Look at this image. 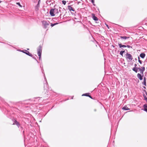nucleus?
Returning a JSON list of instances; mask_svg holds the SVG:
<instances>
[{
  "label": "nucleus",
  "instance_id": "nucleus-25",
  "mask_svg": "<svg viewBox=\"0 0 147 147\" xmlns=\"http://www.w3.org/2000/svg\"><path fill=\"white\" fill-rule=\"evenodd\" d=\"M91 2L93 4L94 3V0H91Z\"/></svg>",
  "mask_w": 147,
  "mask_h": 147
},
{
  "label": "nucleus",
  "instance_id": "nucleus-5",
  "mask_svg": "<svg viewBox=\"0 0 147 147\" xmlns=\"http://www.w3.org/2000/svg\"><path fill=\"white\" fill-rule=\"evenodd\" d=\"M138 69H139L140 72L141 74H143L144 71L145 70V68L144 67H141V68H138Z\"/></svg>",
  "mask_w": 147,
  "mask_h": 147
},
{
  "label": "nucleus",
  "instance_id": "nucleus-13",
  "mask_svg": "<svg viewBox=\"0 0 147 147\" xmlns=\"http://www.w3.org/2000/svg\"><path fill=\"white\" fill-rule=\"evenodd\" d=\"M144 110L147 112V105L145 104L144 105Z\"/></svg>",
  "mask_w": 147,
  "mask_h": 147
},
{
  "label": "nucleus",
  "instance_id": "nucleus-21",
  "mask_svg": "<svg viewBox=\"0 0 147 147\" xmlns=\"http://www.w3.org/2000/svg\"><path fill=\"white\" fill-rule=\"evenodd\" d=\"M16 4H17V5H19L20 7H22V6L20 5V3H18H18H16Z\"/></svg>",
  "mask_w": 147,
  "mask_h": 147
},
{
  "label": "nucleus",
  "instance_id": "nucleus-4",
  "mask_svg": "<svg viewBox=\"0 0 147 147\" xmlns=\"http://www.w3.org/2000/svg\"><path fill=\"white\" fill-rule=\"evenodd\" d=\"M43 25L44 26L45 28H47L48 26L49 25V24L46 21H43L42 22Z\"/></svg>",
  "mask_w": 147,
  "mask_h": 147
},
{
  "label": "nucleus",
  "instance_id": "nucleus-12",
  "mask_svg": "<svg viewBox=\"0 0 147 147\" xmlns=\"http://www.w3.org/2000/svg\"><path fill=\"white\" fill-rule=\"evenodd\" d=\"M120 37L122 39H127L129 38V37H127L126 36H121Z\"/></svg>",
  "mask_w": 147,
  "mask_h": 147
},
{
  "label": "nucleus",
  "instance_id": "nucleus-24",
  "mask_svg": "<svg viewBox=\"0 0 147 147\" xmlns=\"http://www.w3.org/2000/svg\"><path fill=\"white\" fill-rule=\"evenodd\" d=\"M138 61L140 63V64H142V61L141 60H140L139 59L138 60Z\"/></svg>",
  "mask_w": 147,
  "mask_h": 147
},
{
  "label": "nucleus",
  "instance_id": "nucleus-30",
  "mask_svg": "<svg viewBox=\"0 0 147 147\" xmlns=\"http://www.w3.org/2000/svg\"><path fill=\"white\" fill-rule=\"evenodd\" d=\"M107 27H108V28H109V27H108V25H107Z\"/></svg>",
  "mask_w": 147,
  "mask_h": 147
},
{
  "label": "nucleus",
  "instance_id": "nucleus-11",
  "mask_svg": "<svg viewBox=\"0 0 147 147\" xmlns=\"http://www.w3.org/2000/svg\"><path fill=\"white\" fill-rule=\"evenodd\" d=\"M68 9L70 11H74V9L72 7H71V6H68Z\"/></svg>",
  "mask_w": 147,
  "mask_h": 147
},
{
  "label": "nucleus",
  "instance_id": "nucleus-15",
  "mask_svg": "<svg viewBox=\"0 0 147 147\" xmlns=\"http://www.w3.org/2000/svg\"><path fill=\"white\" fill-rule=\"evenodd\" d=\"M39 7V3H38V4L37 5L36 7H35V10L36 11H38V10Z\"/></svg>",
  "mask_w": 147,
  "mask_h": 147
},
{
  "label": "nucleus",
  "instance_id": "nucleus-23",
  "mask_svg": "<svg viewBox=\"0 0 147 147\" xmlns=\"http://www.w3.org/2000/svg\"><path fill=\"white\" fill-rule=\"evenodd\" d=\"M56 25V24H51V26L52 27H53V26H55V25Z\"/></svg>",
  "mask_w": 147,
  "mask_h": 147
},
{
  "label": "nucleus",
  "instance_id": "nucleus-14",
  "mask_svg": "<svg viewBox=\"0 0 147 147\" xmlns=\"http://www.w3.org/2000/svg\"><path fill=\"white\" fill-rule=\"evenodd\" d=\"M118 45L120 48L126 47V45H122L121 44L119 43Z\"/></svg>",
  "mask_w": 147,
  "mask_h": 147
},
{
  "label": "nucleus",
  "instance_id": "nucleus-19",
  "mask_svg": "<svg viewBox=\"0 0 147 147\" xmlns=\"http://www.w3.org/2000/svg\"><path fill=\"white\" fill-rule=\"evenodd\" d=\"M125 51H121L120 52V54L123 56V53H124Z\"/></svg>",
  "mask_w": 147,
  "mask_h": 147
},
{
  "label": "nucleus",
  "instance_id": "nucleus-8",
  "mask_svg": "<svg viewBox=\"0 0 147 147\" xmlns=\"http://www.w3.org/2000/svg\"><path fill=\"white\" fill-rule=\"evenodd\" d=\"M89 93H86L83 94L82 96H87L89 97L91 99H92V97H91V96L89 95Z\"/></svg>",
  "mask_w": 147,
  "mask_h": 147
},
{
  "label": "nucleus",
  "instance_id": "nucleus-7",
  "mask_svg": "<svg viewBox=\"0 0 147 147\" xmlns=\"http://www.w3.org/2000/svg\"><path fill=\"white\" fill-rule=\"evenodd\" d=\"M24 51H25L23 52L24 53H25L26 54L30 56H32V55L30 54L28 51H27L26 50H25Z\"/></svg>",
  "mask_w": 147,
  "mask_h": 147
},
{
  "label": "nucleus",
  "instance_id": "nucleus-10",
  "mask_svg": "<svg viewBox=\"0 0 147 147\" xmlns=\"http://www.w3.org/2000/svg\"><path fill=\"white\" fill-rule=\"evenodd\" d=\"M122 109L124 110H130V109L128 108L127 106H125L123 107Z\"/></svg>",
  "mask_w": 147,
  "mask_h": 147
},
{
  "label": "nucleus",
  "instance_id": "nucleus-17",
  "mask_svg": "<svg viewBox=\"0 0 147 147\" xmlns=\"http://www.w3.org/2000/svg\"><path fill=\"white\" fill-rule=\"evenodd\" d=\"M138 68L137 67H134L132 69V70L133 71H134L136 73L137 72V70L138 69Z\"/></svg>",
  "mask_w": 147,
  "mask_h": 147
},
{
  "label": "nucleus",
  "instance_id": "nucleus-20",
  "mask_svg": "<svg viewBox=\"0 0 147 147\" xmlns=\"http://www.w3.org/2000/svg\"><path fill=\"white\" fill-rule=\"evenodd\" d=\"M62 3L64 5H65L66 3V1H62Z\"/></svg>",
  "mask_w": 147,
  "mask_h": 147
},
{
  "label": "nucleus",
  "instance_id": "nucleus-31",
  "mask_svg": "<svg viewBox=\"0 0 147 147\" xmlns=\"http://www.w3.org/2000/svg\"><path fill=\"white\" fill-rule=\"evenodd\" d=\"M147 99V98H145V99Z\"/></svg>",
  "mask_w": 147,
  "mask_h": 147
},
{
  "label": "nucleus",
  "instance_id": "nucleus-16",
  "mask_svg": "<svg viewBox=\"0 0 147 147\" xmlns=\"http://www.w3.org/2000/svg\"><path fill=\"white\" fill-rule=\"evenodd\" d=\"M145 55L144 53H142L140 54V57L142 58H144L145 57Z\"/></svg>",
  "mask_w": 147,
  "mask_h": 147
},
{
  "label": "nucleus",
  "instance_id": "nucleus-29",
  "mask_svg": "<svg viewBox=\"0 0 147 147\" xmlns=\"http://www.w3.org/2000/svg\"><path fill=\"white\" fill-rule=\"evenodd\" d=\"M143 87H144V88H145V86Z\"/></svg>",
  "mask_w": 147,
  "mask_h": 147
},
{
  "label": "nucleus",
  "instance_id": "nucleus-6",
  "mask_svg": "<svg viewBox=\"0 0 147 147\" xmlns=\"http://www.w3.org/2000/svg\"><path fill=\"white\" fill-rule=\"evenodd\" d=\"M92 18L95 21H97L98 20V18H97V17H96L95 16V15L93 13H92Z\"/></svg>",
  "mask_w": 147,
  "mask_h": 147
},
{
  "label": "nucleus",
  "instance_id": "nucleus-28",
  "mask_svg": "<svg viewBox=\"0 0 147 147\" xmlns=\"http://www.w3.org/2000/svg\"><path fill=\"white\" fill-rule=\"evenodd\" d=\"M134 66H135V67H136V66H137V65L136 64H135L134 65Z\"/></svg>",
  "mask_w": 147,
  "mask_h": 147
},
{
  "label": "nucleus",
  "instance_id": "nucleus-32",
  "mask_svg": "<svg viewBox=\"0 0 147 147\" xmlns=\"http://www.w3.org/2000/svg\"><path fill=\"white\" fill-rule=\"evenodd\" d=\"M1 1H0V3H1Z\"/></svg>",
  "mask_w": 147,
  "mask_h": 147
},
{
  "label": "nucleus",
  "instance_id": "nucleus-26",
  "mask_svg": "<svg viewBox=\"0 0 147 147\" xmlns=\"http://www.w3.org/2000/svg\"><path fill=\"white\" fill-rule=\"evenodd\" d=\"M146 78L145 77H144V81H146Z\"/></svg>",
  "mask_w": 147,
  "mask_h": 147
},
{
  "label": "nucleus",
  "instance_id": "nucleus-1",
  "mask_svg": "<svg viewBox=\"0 0 147 147\" xmlns=\"http://www.w3.org/2000/svg\"><path fill=\"white\" fill-rule=\"evenodd\" d=\"M49 13L51 16H54L58 13V10L56 8L51 9Z\"/></svg>",
  "mask_w": 147,
  "mask_h": 147
},
{
  "label": "nucleus",
  "instance_id": "nucleus-2",
  "mask_svg": "<svg viewBox=\"0 0 147 147\" xmlns=\"http://www.w3.org/2000/svg\"><path fill=\"white\" fill-rule=\"evenodd\" d=\"M125 57L127 61L130 62L133 59L132 56L130 54L127 53L125 55Z\"/></svg>",
  "mask_w": 147,
  "mask_h": 147
},
{
  "label": "nucleus",
  "instance_id": "nucleus-9",
  "mask_svg": "<svg viewBox=\"0 0 147 147\" xmlns=\"http://www.w3.org/2000/svg\"><path fill=\"white\" fill-rule=\"evenodd\" d=\"M138 77L140 79V80H142V76L140 74H137Z\"/></svg>",
  "mask_w": 147,
  "mask_h": 147
},
{
  "label": "nucleus",
  "instance_id": "nucleus-27",
  "mask_svg": "<svg viewBox=\"0 0 147 147\" xmlns=\"http://www.w3.org/2000/svg\"><path fill=\"white\" fill-rule=\"evenodd\" d=\"M126 47H127L128 48H129L130 47V46L129 45H127V46H126Z\"/></svg>",
  "mask_w": 147,
  "mask_h": 147
},
{
  "label": "nucleus",
  "instance_id": "nucleus-22",
  "mask_svg": "<svg viewBox=\"0 0 147 147\" xmlns=\"http://www.w3.org/2000/svg\"><path fill=\"white\" fill-rule=\"evenodd\" d=\"M144 85L146 86V81H144Z\"/></svg>",
  "mask_w": 147,
  "mask_h": 147
},
{
  "label": "nucleus",
  "instance_id": "nucleus-18",
  "mask_svg": "<svg viewBox=\"0 0 147 147\" xmlns=\"http://www.w3.org/2000/svg\"><path fill=\"white\" fill-rule=\"evenodd\" d=\"M14 124H16L18 126H19L20 125L19 123L16 120H15L14 123L13 124V125Z\"/></svg>",
  "mask_w": 147,
  "mask_h": 147
},
{
  "label": "nucleus",
  "instance_id": "nucleus-3",
  "mask_svg": "<svg viewBox=\"0 0 147 147\" xmlns=\"http://www.w3.org/2000/svg\"><path fill=\"white\" fill-rule=\"evenodd\" d=\"M42 51V47L40 46H39L38 48L37 49V53L39 57V60H40L41 59L40 57L41 55Z\"/></svg>",
  "mask_w": 147,
  "mask_h": 147
}]
</instances>
